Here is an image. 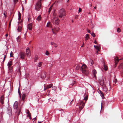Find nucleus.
<instances>
[{
    "label": "nucleus",
    "mask_w": 123,
    "mask_h": 123,
    "mask_svg": "<svg viewBox=\"0 0 123 123\" xmlns=\"http://www.w3.org/2000/svg\"><path fill=\"white\" fill-rule=\"evenodd\" d=\"M53 22H55L56 24L58 25L59 23V20L57 18H55L53 20Z\"/></svg>",
    "instance_id": "nucleus-12"
},
{
    "label": "nucleus",
    "mask_w": 123,
    "mask_h": 123,
    "mask_svg": "<svg viewBox=\"0 0 123 123\" xmlns=\"http://www.w3.org/2000/svg\"><path fill=\"white\" fill-rule=\"evenodd\" d=\"M87 32H89V33H90V30H88V31H87Z\"/></svg>",
    "instance_id": "nucleus-56"
},
{
    "label": "nucleus",
    "mask_w": 123,
    "mask_h": 123,
    "mask_svg": "<svg viewBox=\"0 0 123 123\" xmlns=\"http://www.w3.org/2000/svg\"><path fill=\"white\" fill-rule=\"evenodd\" d=\"M78 17V15H76L75 16V18L76 19V18H77Z\"/></svg>",
    "instance_id": "nucleus-50"
},
{
    "label": "nucleus",
    "mask_w": 123,
    "mask_h": 123,
    "mask_svg": "<svg viewBox=\"0 0 123 123\" xmlns=\"http://www.w3.org/2000/svg\"><path fill=\"white\" fill-rule=\"evenodd\" d=\"M98 91H98V93H99L100 94L102 92L100 90H99Z\"/></svg>",
    "instance_id": "nucleus-44"
},
{
    "label": "nucleus",
    "mask_w": 123,
    "mask_h": 123,
    "mask_svg": "<svg viewBox=\"0 0 123 123\" xmlns=\"http://www.w3.org/2000/svg\"><path fill=\"white\" fill-rule=\"evenodd\" d=\"M52 6L50 7L49 9V10L48 11L49 13V14L50 13L51 11L52 10Z\"/></svg>",
    "instance_id": "nucleus-35"
},
{
    "label": "nucleus",
    "mask_w": 123,
    "mask_h": 123,
    "mask_svg": "<svg viewBox=\"0 0 123 123\" xmlns=\"http://www.w3.org/2000/svg\"><path fill=\"white\" fill-rule=\"evenodd\" d=\"M85 103L82 102H81L80 103L79 105H76V112L80 113L81 110L83 108Z\"/></svg>",
    "instance_id": "nucleus-1"
},
{
    "label": "nucleus",
    "mask_w": 123,
    "mask_h": 123,
    "mask_svg": "<svg viewBox=\"0 0 123 123\" xmlns=\"http://www.w3.org/2000/svg\"><path fill=\"white\" fill-rule=\"evenodd\" d=\"M46 26L47 27H51V25L50 22L48 23L47 24Z\"/></svg>",
    "instance_id": "nucleus-21"
},
{
    "label": "nucleus",
    "mask_w": 123,
    "mask_h": 123,
    "mask_svg": "<svg viewBox=\"0 0 123 123\" xmlns=\"http://www.w3.org/2000/svg\"><path fill=\"white\" fill-rule=\"evenodd\" d=\"M8 35V34H6L5 35V36L6 37H7Z\"/></svg>",
    "instance_id": "nucleus-58"
},
{
    "label": "nucleus",
    "mask_w": 123,
    "mask_h": 123,
    "mask_svg": "<svg viewBox=\"0 0 123 123\" xmlns=\"http://www.w3.org/2000/svg\"><path fill=\"white\" fill-rule=\"evenodd\" d=\"M38 123H41V122H39V121H38Z\"/></svg>",
    "instance_id": "nucleus-61"
},
{
    "label": "nucleus",
    "mask_w": 123,
    "mask_h": 123,
    "mask_svg": "<svg viewBox=\"0 0 123 123\" xmlns=\"http://www.w3.org/2000/svg\"><path fill=\"white\" fill-rule=\"evenodd\" d=\"M65 10L63 9H60L59 12V17L60 18H62L65 16Z\"/></svg>",
    "instance_id": "nucleus-3"
},
{
    "label": "nucleus",
    "mask_w": 123,
    "mask_h": 123,
    "mask_svg": "<svg viewBox=\"0 0 123 123\" xmlns=\"http://www.w3.org/2000/svg\"><path fill=\"white\" fill-rule=\"evenodd\" d=\"M60 88V91H61V88Z\"/></svg>",
    "instance_id": "nucleus-64"
},
{
    "label": "nucleus",
    "mask_w": 123,
    "mask_h": 123,
    "mask_svg": "<svg viewBox=\"0 0 123 123\" xmlns=\"http://www.w3.org/2000/svg\"><path fill=\"white\" fill-rule=\"evenodd\" d=\"M89 62L91 63L92 65H93L94 64L93 61L91 59H90L89 61Z\"/></svg>",
    "instance_id": "nucleus-29"
},
{
    "label": "nucleus",
    "mask_w": 123,
    "mask_h": 123,
    "mask_svg": "<svg viewBox=\"0 0 123 123\" xmlns=\"http://www.w3.org/2000/svg\"><path fill=\"white\" fill-rule=\"evenodd\" d=\"M73 100H72L71 101V102L70 103V105H71L72 103H73Z\"/></svg>",
    "instance_id": "nucleus-46"
},
{
    "label": "nucleus",
    "mask_w": 123,
    "mask_h": 123,
    "mask_svg": "<svg viewBox=\"0 0 123 123\" xmlns=\"http://www.w3.org/2000/svg\"><path fill=\"white\" fill-rule=\"evenodd\" d=\"M42 62H40L39 63H38L37 64V66L39 67H40L41 66L42 64Z\"/></svg>",
    "instance_id": "nucleus-30"
},
{
    "label": "nucleus",
    "mask_w": 123,
    "mask_h": 123,
    "mask_svg": "<svg viewBox=\"0 0 123 123\" xmlns=\"http://www.w3.org/2000/svg\"><path fill=\"white\" fill-rule=\"evenodd\" d=\"M18 103L17 101H16L13 105V107L15 109H17L18 107Z\"/></svg>",
    "instance_id": "nucleus-15"
},
{
    "label": "nucleus",
    "mask_w": 123,
    "mask_h": 123,
    "mask_svg": "<svg viewBox=\"0 0 123 123\" xmlns=\"http://www.w3.org/2000/svg\"><path fill=\"white\" fill-rule=\"evenodd\" d=\"M121 30L119 28H117V31L118 32H121Z\"/></svg>",
    "instance_id": "nucleus-38"
},
{
    "label": "nucleus",
    "mask_w": 123,
    "mask_h": 123,
    "mask_svg": "<svg viewBox=\"0 0 123 123\" xmlns=\"http://www.w3.org/2000/svg\"><path fill=\"white\" fill-rule=\"evenodd\" d=\"M98 51L97 50V51L96 53V55H98V51Z\"/></svg>",
    "instance_id": "nucleus-53"
},
{
    "label": "nucleus",
    "mask_w": 123,
    "mask_h": 123,
    "mask_svg": "<svg viewBox=\"0 0 123 123\" xmlns=\"http://www.w3.org/2000/svg\"><path fill=\"white\" fill-rule=\"evenodd\" d=\"M38 59V57L37 55H36L34 59V62H37Z\"/></svg>",
    "instance_id": "nucleus-20"
},
{
    "label": "nucleus",
    "mask_w": 123,
    "mask_h": 123,
    "mask_svg": "<svg viewBox=\"0 0 123 123\" xmlns=\"http://www.w3.org/2000/svg\"><path fill=\"white\" fill-rule=\"evenodd\" d=\"M12 20V19H11V20L10 21V22L9 23V27H10L11 26V21Z\"/></svg>",
    "instance_id": "nucleus-48"
},
{
    "label": "nucleus",
    "mask_w": 123,
    "mask_h": 123,
    "mask_svg": "<svg viewBox=\"0 0 123 123\" xmlns=\"http://www.w3.org/2000/svg\"><path fill=\"white\" fill-rule=\"evenodd\" d=\"M19 55L21 59H24L25 56V54L24 52H20L19 53Z\"/></svg>",
    "instance_id": "nucleus-6"
},
{
    "label": "nucleus",
    "mask_w": 123,
    "mask_h": 123,
    "mask_svg": "<svg viewBox=\"0 0 123 123\" xmlns=\"http://www.w3.org/2000/svg\"><path fill=\"white\" fill-rule=\"evenodd\" d=\"M27 116L28 117H29L30 119H31V113L28 114Z\"/></svg>",
    "instance_id": "nucleus-32"
},
{
    "label": "nucleus",
    "mask_w": 123,
    "mask_h": 123,
    "mask_svg": "<svg viewBox=\"0 0 123 123\" xmlns=\"http://www.w3.org/2000/svg\"><path fill=\"white\" fill-rule=\"evenodd\" d=\"M92 36L93 37H94L95 36V35L94 33L93 32H92V33H91Z\"/></svg>",
    "instance_id": "nucleus-33"
},
{
    "label": "nucleus",
    "mask_w": 123,
    "mask_h": 123,
    "mask_svg": "<svg viewBox=\"0 0 123 123\" xmlns=\"http://www.w3.org/2000/svg\"><path fill=\"white\" fill-rule=\"evenodd\" d=\"M80 67H79V65H77V66L76 68L77 69H78Z\"/></svg>",
    "instance_id": "nucleus-41"
},
{
    "label": "nucleus",
    "mask_w": 123,
    "mask_h": 123,
    "mask_svg": "<svg viewBox=\"0 0 123 123\" xmlns=\"http://www.w3.org/2000/svg\"><path fill=\"white\" fill-rule=\"evenodd\" d=\"M5 12H5V11H4V13H3V14H4V15L5 17H6V16L5 14Z\"/></svg>",
    "instance_id": "nucleus-51"
},
{
    "label": "nucleus",
    "mask_w": 123,
    "mask_h": 123,
    "mask_svg": "<svg viewBox=\"0 0 123 123\" xmlns=\"http://www.w3.org/2000/svg\"><path fill=\"white\" fill-rule=\"evenodd\" d=\"M45 54L48 55H49V53L48 51H46L45 53Z\"/></svg>",
    "instance_id": "nucleus-39"
},
{
    "label": "nucleus",
    "mask_w": 123,
    "mask_h": 123,
    "mask_svg": "<svg viewBox=\"0 0 123 123\" xmlns=\"http://www.w3.org/2000/svg\"><path fill=\"white\" fill-rule=\"evenodd\" d=\"M4 97L3 96H2L0 97V102L2 104H4Z\"/></svg>",
    "instance_id": "nucleus-16"
},
{
    "label": "nucleus",
    "mask_w": 123,
    "mask_h": 123,
    "mask_svg": "<svg viewBox=\"0 0 123 123\" xmlns=\"http://www.w3.org/2000/svg\"><path fill=\"white\" fill-rule=\"evenodd\" d=\"M117 82V80L116 79L114 81V82H115V83H116Z\"/></svg>",
    "instance_id": "nucleus-49"
},
{
    "label": "nucleus",
    "mask_w": 123,
    "mask_h": 123,
    "mask_svg": "<svg viewBox=\"0 0 123 123\" xmlns=\"http://www.w3.org/2000/svg\"><path fill=\"white\" fill-rule=\"evenodd\" d=\"M12 64V61H10L8 62L7 65L8 67H11Z\"/></svg>",
    "instance_id": "nucleus-18"
},
{
    "label": "nucleus",
    "mask_w": 123,
    "mask_h": 123,
    "mask_svg": "<svg viewBox=\"0 0 123 123\" xmlns=\"http://www.w3.org/2000/svg\"><path fill=\"white\" fill-rule=\"evenodd\" d=\"M30 91V89L29 88L25 90V93L23 94L22 95V99L23 100H24L26 97V95H27L29 93Z\"/></svg>",
    "instance_id": "nucleus-4"
},
{
    "label": "nucleus",
    "mask_w": 123,
    "mask_h": 123,
    "mask_svg": "<svg viewBox=\"0 0 123 123\" xmlns=\"http://www.w3.org/2000/svg\"><path fill=\"white\" fill-rule=\"evenodd\" d=\"M103 66H104V69L105 71H106L108 69V67H107L105 65V62H103Z\"/></svg>",
    "instance_id": "nucleus-19"
},
{
    "label": "nucleus",
    "mask_w": 123,
    "mask_h": 123,
    "mask_svg": "<svg viewBox=\"0 0 123 123\" xmlns=\"http://www.w3.org/2000/svg\"><path fill=\"white\" fill-rule=\"evenodd\" d=\"M89 35L88 34H87L86 35V36L85 37V40L86 41L89 38Z\"/></svg>",
    "instance_id": "nucleus-28"
},
{
    "label": "nucleus",
    "mask_w": 123,
    "mask_h": 123,
    "mask_svg": "<svg viewBox=\"0 0 123 123\" xmlns=\"http://www.w3.org/2000/svg\"><path fill=\"white\" fill-rule=\"evenodd\" d=\"M32 24L31 23L29 24L28 25V28L29 30L30 31L32 30Z\"/></svg>",
    "instance_id": "nucleus-13"
},
{
    "label": "nucleus",
    "mask_w": 123,
    "mask_h": 123,
    "mask_svg": "<svg viewBox=\"0 0 123 123\" xmlns=\"http://www.w3.org/2000/svg\"><path fill=\"white\" fill-rule=\"evenodd\" d=\"M5 58H6V56H5H5H4V59H3V62H4V61H5Z\"/></svg>",
    "instance_id": "nucleus-57"
},
{
    "label": "nucleus",
    "mask_w": 123,
    "mask_h": 123,
    "mask_svg": "<svg viewBox=\"0 0 123 123\" xmlns=\"http://www.w3.org/2000/svg\"><path fill=\"white\" fill-rule=\"evenodd\" d=\"M82 73L84 74L85 75H88L89 72V71L87 69L83 70L82 71Z\"/></svg>",
    "instance_id": "nucleus-9"
},
{
    "label": "nucleus",
    "mask_w": 123,
    "mask_h": 123,
    "mask_svg": "<svg viewBox=\"0 0 123 123\" xmlns=\"http://www.w3.org/2000/svg\"><path fill=\"white\" fill-rule=\"evenodd\" d=\"M41 17L40 16H39L37 18V20L38 21H39L41 20Z\"/></svg>",
    "instance_id": "nucleus-27"
},
{
    "label": "nucleus",
    "mask_w": 123,
    "mask_h": 123,
    "mask_svg": "<svg viewBox=\"0 0 123 123\" xmlns=\"http://www.w3.org/2000/svg\"><path fill=\"white\" fill-rule=\"evenodd\" d=\"M18 92L19 93V95L20 96V97L21 96H20V93H19V89H18Z\"/></svg>",
    "instance_id": "nucleus-59"
},
{
    "label": "nucleus",
    "mask_w": 123,
    "mask_h": 123,
    "mask_svg": "<svg viewBox=\"0 0 123 123\" xmlns=\"http://www.w3.org/2000/svg\"><path fill=\"white\" fill-rule=\"evenodd\" d=\"M94 47L96 49L98 50V51H99V49L98 47L97 46H96L95 45H94Z\"/></svg>",
    "instance_id": "nucleus-26"
},
{
    "label": "nucleus",
    "mask_w": 123,
    "mask_h": 123,
    "mask_svg": "<svg viewBox=\"0 0 123 123\" xmlns=\"http://www.w3.org/2000/svg\"><path fill=\"white\" fill-rule=\"evenodd\" d=\"M18 17H20V18H21V14L19 12V13L18 14Z\"/></svg>",
    "instance_id": "nucleus-42"
},
{
    "label": "nucleus",
    "mask_w": 123,
    "mask_h": 123,
    "mask_svg": "<svg viewBox=\"0 0 123 123\" xmlns=\"http://www.w3.org/2000/svg\"><path fill=\"white\" fill-rule=\"evenodd\" d=\"M99 81V83L100 84H101V85H103V84H104V82H103V81Z\"/></svg>",
    "instance_id": "nucleus-40"
},
{
    "label": "nucleus",
    "mask_w": 123,
    "mask_h": 123,
    "mask_svg": "<svg viewBox=\"0 0 123 123\" xmlns=\"http://www.w3.org/2000/svg\"><path fill=\"white\" fill-rule=\"evenodd\" d=\"M84 99L85 100H87V97H85L84 98Z\"/></svg>",
    "instance_id": "nucleus-43"
},
{
    "label": "nucleus",
    "mask_w": 123,
    "mask_h": 123,
    "mask_svg": "<svg viewBox=\"0 0 123 123\" xmlns=\"http://www.w3.org/2000/svg\"><path fill=\"white\" fill-rule=\"evenodd\" d=\"M82 10V9L81 8H79V12H80Z\"/></svg>",
    "instance_id": "nucleus-45"
},
{
    "label": "nucleus",
    "mask_w": 123,
    "mask_h": 123,
    "mask_svg": "<svg viewBox=\"0 0 123 123\" xmlns=\"http://www.w3.org/2000/svg\"><path fill=\"white\" fill-rule=\"evenodd\" d=\"M46 77V73L45 72H43L42 73L41 77L43 79H44Z\"/></svg>",
    "instance_id": "nucleus-7"
},
{
    "label": "nucleus",
    "mask_w": 123,
    "mask_h": 123,
    "mask_svg": "<svg viewBox=\"0 0 123 123\" xmlns=\"http://www.w3.org/2000/svg\"><path fill=\"white\" fill-rule=\"evenodd\" d=\"M45 85H44V91H45L46 89H47L48 88H46H46H45Z\"/></svg>",
    "instance_id": "nucleus-55"
},
{
    "label": "nucleus",
    "mask_w": 123,
    "mask_h": 123,
    "mask_svg": "<svg viewBox=\"0 0 123 123\" xmlns=\"http://www.w3.org/2000/svg\"><path fill=\"white\" fill-rule=\"evenodd\" d=\"M87 69V66L85 64H83L81 67L80 69L82 71L83 70L86 69Z\"/></svg>",
    "instance_id": "nucleus-14"
},
{
    "label": "nucleus",
    "mask_w": 123,
    "mask_h": 123,
    "mask_svg": "<svg viewBox=\"0 0 123 123\" xmlns=\"http://www.w3.org/2000/svg\"><path fill=\"white\" fill-rule=\"evenodd\" d=\"M100 95L101 96V97H102V98L104 99L105 98L103 92L101 93Z\"/></svg>",
    "instance_id": "nucleus-31"
},
{
    "label": "nucleus",
    "mask_w": 123,
    "mask_h": 123,
    "mask_svg": "<svg viewBox=\"0 0 123 123\" xmlns=\"http://www.w3.org/2000/svg\"><path fill=\"white\" fill-rule=\"evenodd\" d=\"M30 50L29 48V47H27L26 49V55L28 56H29L30 55Z\"/></svg>",
    "instance_id": "nucleus-11"
},
{
    "label": "nucleus",
    "mask_w": 123,
    "mask_h": 123,
    "mask_svg": "<svg viewBox=\"0 0 123 123\" xmlns=\"http://www.w3.org/2000/svg\"><path fill=\"white\" fill-rule=\"evenodd\" d=\"M18 37L17 38V40L18 41Z\"/></svg>",
    "instance_id": "nucleus-62"
},
{
    "label": "nucleus",
    "mask_w": 123,
    "mask_h": 123,
    "mask_svg": "<svg viewBox=\"0 0 123 123\" xmlns=\"http://www.w3.org/2000/svg\"><path fill=\"white\" fill-rule=\"evenodd\" d=\"M22 27L21 26H18L17 30L18 32H20L21 31Z\"/></svg>",
    "instance_id": "nucleus-25"
},
{
    "label": "nucleus",
    "mask_w": 123,
    "mask_h": 123,
    "mask_svg": "<svg viewBox=\"0 0 123 123\" xmlns=\"http://www.w3.org/2000/svg\"><path fill=\"white\" fill-rule=\"evenodd\" d=\"M26 113L27 114L30 113L29 111L28 110H27V112H26Z\"/></svg>",
    "instance_id": "nucleus-47"
},
{
    "label": "nucleus",
    "mask_w": 123,
    "mask_h": 123,
    "mask_svg": "<svg viewBox=\"0 0 123 123\" xmlns=\"http://www.w3.org/2000/svg\"><path fill=\"white\" fill-rule=\"evenodd\" d=\"M53 84H51L47 85L46 87V88L48 89L50 88L53 86Z\"/></svg>",
    "instance_id": "nucleus-22"
},
{
    "label": "nucleus",
    "mask_w": 123,
    "mask_h": 123,
    "mask_svg": "<svg viewBox=\"0 0 123 123\" xmlns=\"http://www.w3.org/2000/svg\"><path fill=\"white\" fill-rule=\"evenodd\" d=\"M52 89L54 90H55L56 88V87L55 86H53L52 87Z\"/></svg>",
    "instance_id": "nucleus-34"
},
{
    "label": "nucleus",
    "mask_w": 123,
    "mask_h": 123,
    "mask_svg": "<svg viewBox=\"0 0 123 123\" xmlns=\"http://www.w3.org/2000/svg\"><path fill=\"white\" fill-rule=\"evenodd\" d=\"M51 43L52 45L53 46L55 47H57V44L51 42Z\"/></svg>",
    "instance_id": "nucleus-24"
},
{
    "label": "nucleus",
    "mask_w": 123,
    "mask_h": 123,
    "mask_svg": "<svg viewBox=\"0 0 123 123\" xmlns=\"http://www.w3.org/2000/svg\"><path fill=\"white\" fill-rule=\"evenodd\" d=\"M7 113L9 116L12 115V109L10 107H8L7 109Z\"/></svg>",
    "instance_id": "nucleus-8"
},
{
    "label": "nucleus",
    "mask_w": 123,
    "mask_h": 123,
    "mask_svg": "<svg viewBox=\"0 0 123 123\" xmlns=\"http://www.w3.org/2000/svg\"><path fill=\"white\" fill-rule=\"evenodd\" d=\"M18 1V0H14V2H15V3L16 2L17 3Z\"/></svg>",
    "instance_id": "nucleus-54"
},
{
    "label": "nucleus",
    "mask_w": 123,
    "mask_h": 123,
    "mask_svg": "<svg viewBox=\"0 0 123 123\" xmlns=\"http://www.w3.org/2000/svg\"><path fill=\"white\" fill-rule=\"evenodd\" d=\"M13 53L11 51V52L10 53V57H13Z\"/></svg>",
    "instance_id": "nucleus-36"
},
{
    "label": "nucleus",
    "mask_w": 123,
    "mask_h": 123,
    "mask_svg": "<svg viewBox=\"0 0 123 123\" xmlns=\"http://www.w3.org/2000/svg\"><path fill=\"white\" fill-rule=\"evenodd\" d=\"M94 43L95 44H97V43L96 42V40H95L94 41Z\"/></svg>",
    "instance_id": "nucleus-52"
},
{
    "label": "nucleus",
    "mask_w": 123,
    "mask_h": 123,
    "mask_svg": "<svg viewBox=\"0 0 123 123\" xmlns=\"http://www.w3.org/2000/svg\"><path fill=\"white\" fill-rule=\"evenodd\" d=\"M8 68L9 69V71L10 73H11L12 72V67H8Z\"/></svg>",
    "instance_id": "nucleus-23"
},
{
    "label": "nucleus",
    "mask_w": 123,
    "mask_h": 123,
    "mask_svg": "<svg viewBox=\"0 0 123 123\" xmlns=\"http://www.w3.org/2000/svg\"><path fill=\"white\" fill-rule=\"evenodd\" d=\"M94 8H95V9H96V7H95H95H94Z\"/></svg>",
    "instance_id": "nucleus-63"
},
{
    "label": "nucleus",
    "mask_w": 123,
    "mask_h": 123,
    "mask_svg": "<svg viewBox=\"0 0 123 123\" xmlns=\"http://www.w3.org/2000/svg\"><path fill=\"white\" fill-rule=\"evenodd\" d=\"M60 30L59 27H54V28L52 29V31L53 33L54 34H56V32H58Z\"/></svg>",
    "instance_id": "nucleus-5"
},
{
    "label": "nucleus",
    "mask_w": 123,
    "mask_h": 123,
    "mask_svg": "<svg viewBox=\"0 0 123 123\" xmlns=\"http://www.w3.org/2000/svg\"><path fill=\"white\" fill-rule=\"evenodd\" d=\"M42 0H39L35 6V9L36 10L39 11L41 7V2Z\"/></svg>",
    "instance_id": "nucleus-2"
},
{
    "label": "nucleus",
    "mask_w": 123,
    "mask_h": 123,
    "mask_svg": "<svg viewBox=\"0 0 123 123\" xmlns=\"http://www.w3.org/2000/svg\"><path fill=\"white\" fill-rule=\"evenodd\" d=\"M21 18H20V17H19V18H18V19L19 20H20V19H21Z\"/></svg>",
    "instance_id": "nucleus-60"
},
{
    "label": "nucleus",
    "mask_w": 123,
    "mask_h": 123,
    "mask_svg": "<svg viewBox=\"0 0 123 123\" xmlns=\"http://www.w3.org/2000/svg\"><path fill=\"white\" fill-rule=\"evenodd\" d=\"M92 73L93 74L94 77L95 78H96V74H97V72L96 70L95 69H94L92 70Z\"/></svg>",
    "instance_id": "nucleus-17"
},
{
    "label": "nucleus",
    "mask_w": 123,
    "mask_h": 123,
    "mask_svg": "<svg viewBox=\"0 0 123 123\" xmlns=\"http://www.w3.org/2000/svg\"><path fill=\"white\" fill-rule=\"evenodd\" d=\"M28 20L29 22H30L32 21L31 20V18L30 17H29L28 18Z\"/></svg>",
    "instance_id": "nucleus-37"
},
{
    "label": "nucleus",
    "mask_w": 123,
    "mask_h": 123,
    "mask_svg": "<svg viewBox=\"0 0 123 123\" xmlns=\"http://www.w3.org/2000/svg\"><path fill=\"white\" fill-rule=\"evenodd\" d=\"M118 68L120 70L122 71V73L123 74V63H121L120 65Z\"/></svg>",
    "instance_id": "nucleus-10"
}]
</instances>
